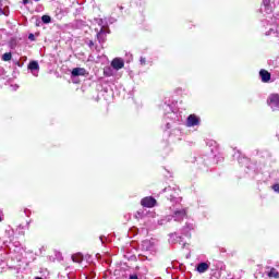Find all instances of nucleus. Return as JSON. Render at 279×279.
<instances>
[{"instance_id":"39448f33","label":"nucleus","mask_w":279,"mask_h":279,"mask_svg":"<svg viewBox=\"0 0 279 279\" xmlns=\"http://www.w3.org/2000/svg\"><path fill=\"white\" fill-rule=\"evenodd\" d=\"M208 269H210V262H202L196 266V271H198V274H206Z\"/></svg>"},{"instance_id":"5701e85b","label":"nucleus","mask_w":279,"mask_h":279,"mask_svg":"<svg viewBox=\"0 0 279 279\" xmlns=\"http://www.w3.org/2000/svg\"><path fill=\"white\" fill-rule=\"evenodd\" d=\"M95 46V43H93V40H90L89 43H88V47H94Z\"/></svg>"},{"instance_id":"bb28decb","label":"nucleus","mask_w":279,"mask_h":279,"mask_svg":"<svg viewBox=\"0 0 279 279\" xmlns=\"http://www.w3.org/2000/svg\"><path fill=\"white\" fill-rule=\"evenodd\" d=\"M100 241H101V243H104V236H100Z\"/></svg>"},{"instance_id":"f8f14e48","label":"nucleus","mask_w":279,"mask_h":279,"mask_svg":"<svg viewBox=\"0 0 279 279\" xmlns=\"http://www.w3.org/2000/svg\"><path fill=\"white\" fill-rule=\"evenodd\" d=\"M178 190L173 189V193H170V202H173V199H175V202H180V197H178Z\"/></svg>"},{"instance_id":"2eb2a0df","label":"nucleus","mask_w":279,"mask_h":279,"mask_svg":"<svg viewBox=\"0 0 279 279\" xmlns=\"http://www.w3.org/2000/svg\"><path fill=\"white\" fill-rule=\"evenodd\" d=\"M2 60L3 62H10V60H12V52H7L2 54Z\"/></svg>"},{"instance_id":"423d86ee","label":"nucleus","mask_w":279,"mask_h":279,"mask_svg":"<svg viewBox=\"0 0 279 279\" xmlns=\"http://www.w3.org/2000/svg\"><path fill=\"white\" fill-rule=\"evenodd\" d=\"M28 69L35 77H38V71H40V65H38L37 61L29 62Z\"/></svg>"},{"instance_id":"f3484780","label":"nucleus","mask_w":279,"mask_h":279,"mask_svg":"<svg viewBox=\"0 0 279 279\" xmlns=\"http://www.w3.org/2000/svg\"><path fill=\"white\" fill-rule=\"evenodd\" d=\"M5 14V11H3V2L0 0V16H3Z\"/></svg>"},{"instance_id":"dca6fc26","label":"nucleus","mask_w":279,"mask_h":279,"mask_svg":"<svg viewBox=\"0 0 279 279\" xmlns=\"http://www.w3.org/2000/svg\"><path fill=\"white\" fill-rule=\"evenodd\" d=\"M41 21H43V23L49 24V23H51V16L43 15Z\"/></svg>"},{"instance_id":"0eeeda50","label":"nucleus","mask_w":279,"mask_h":279,"mask_svg":"<svg viewBox=\"0 0 279 279\" xmlns=\"http://www.w3.org/2000/svg\"><path fill=\"white\" fill-rule=\"evenodd\" d=\"M80 75H86V69H84V68H74L72 70V77H80Z\"/></svg>"},{"instance_id":"f03ea898","label":"nucleus","mask_w":279,"mask_h":279,"mask_svg":"<svg viewBox=\"0 0 279 279\" xmlns=\"http://www.w3.org/2000/svg\"><path fill=\"white\" fill-rule=\"evenodd\" d=\"M267 104L274 112H279V95L278 94H270L267 99Z\"/></svg>"},{"instance_id":"393cba45","label":"nucleus","mask_w":279,"mask_h":279,"mask_svg":"<svg viewBox=\"0 0 279 279\" xmlns=\"http://www.w3.org/2000/svg\"><path fill=\"white\" fill-rule=\"evenodd\" d=\"M28 38H29V40H34V34H31V35L28 36Z\"/></svg>"},{"instance_id":"ddd939ff","label":"nucleus","mask_w":279,"mask_h":279,"mask_svg":"<svg viewBox=\"0 0 279 279\" xmlns=\"http://www.w3.org/2000/svg\"><path fill=\"white\" fill-rule=\"evenodd\" d=\"M106 34V27H101L100 32L97 33V38L99 40V43H101L104 40V35Z\"/></svg>"},{"instance_id":"aec40b11","label":"nucleus","mask_w":279,"mask_h":279,"mask_svg":"<svg viewBox=\"0 0 279 279\" xmlns=\"http://www.w3.org/2000/svg\"><path fill=\"white\" fill-rule=\"evenodd\" d=\"M243 160H244V162H247V158H239V159H238V161L240 162V165L243 163Z\"/></svg>"},{"instance_id":"6ab92c4d","label":"nucleus","mask_w":279,"mask_h":279,"mask_svg":"<svg viewBox=\"0 0 279 279\" xmlns=\"http://www.w3.org/2000/svg\"><path fill=\"white\" fill-rule=\"evenodd\" d=\"M275 193H279V184L272 186Z\"/></svg>"},{"instance_id":"6e6552de","label":"nucleus","mask_w":279,"mask_h":279,"mask_svg":"<svg viewBox=\"0 0 279 279\" xmlns=\"http://www.w3.org/2000/svg\"><path fill=\"white\" fill-rule=\"evenodd\" d=\"M142 250H145L146 252H151V250H154V243L149 240L143 241Z\"/></svg>"},{"instance_id":"a878e982","label":"nucleus","mask_w":279,"mask_h":279,"mask_svg":"<svg viewBox=\"0 0 279 279\" xmlns=\"http://www.w3.org/2000/svg\"><path fill=\"white\" fill-rule=\"evenodd\" d=\"M163 191L171 192L172 190H171V187H166Z\"/></svg>"},{"instance_id":"9b49d317","label":"nucleus","mask_w":279,"mask_h":279,"mask_svg":"<svg viewBox=\"0 0 279 279\" xmlns=\"http://www.w3.org/2000/svg\"><path fill=\"white\" fill-rule=\"evenodd\" d=\"M268 278H275L279 279V272L276 268H270V270L267 272Z\"/></svg>"},{"instance_id":"412c9836","label":"nucleus","mask_w":279,"mask_h":279,"mask_svg":"<svg viewBox=\"0 0 279 279\" xmlns=\"http://www.w3.org/2000/svg\"><path fill=\"white\" fill-rule=\"evenodd\" d=\"M263 3L267 8V5H269V0H263Z\"/></svg>"},{"instance_id":"4468645a","label":"nucleus","mask_w":279,"mask_h":279,"mask_svg":"<svg viewBox=\"0 0 279 279\" xmlns=\"http://www.w3.org/2000/svg\"><path fill=\"white\" fill-rule=\"evenodd\" d=\"M72 260L73 263H82V260H84V257L82 256V254H75L72 255Z\"/></svg>"},{"instance_id":"7ed1b4c3","label":"nucleus","mask_w":279,"mask_h":279,"mask_svg":"<svg viewBox=\"0 0 279 279\" xmlns=\"http://www.w3.org/2000/svg\"><path fill=\"white\" fill-rule=\"evenodd\" d=\"M141 205L144 206V208H154V206H156V198L146 196L141 201Z\"/></svg>"},{"instance_id":"f257e3e1","label":"nucleus","mask_w":279,"mask_h":279,"mask_svg":"<svg viewBox=\"0 0 279 279\" xmlns=\"http://www.w3.org/2000/svg\"><path fill=\"white\" fill-rule=\"evenodd\" d=\"M186 217V209L185 208H177L173 210V215L166 216L163 219L159 220V226H167L172 219L173 221H184Z\"/></svg>"},{"instance_id":"9d476101","label":"nucleus","mask_w":279,"mask_h":279,"mask_svg":"<svg viewBox=\"0 0 279 279\" xmlns=\"http://www.w3.org/2000/svg\"><path fill=\"white\" fill-rule=\"evenodd\" d=\"M111 66H113L116 69V71H119V69H123V66H124L123 60L113 59V61L111 62Z\"/></svg>"},{"instance_id":"a211bd4d","label":"nucleus","mask_w":279,"mask_h":279,"mask_svg":"<svg viewBox=\"0 0 279 279\" xmlns=\"http://www.w3.org/2000/svg\"><path fill=\"white\" fill-rule=\"evenodd\" d=\"M140 62H141L142 66H145L147 61L145 58L141 57Z\"/></svg>"},{"instance_id":"20e7f679","label":"nucleus","mask_w":279,"mask_h":279,"mask_svg":"<svg viewBox=\"0 0 279 279\" xmlns=\"http://www.w3.org/2000/svg\"><path fill=\"white\" fill-rule=\"evenodd\" d=\"M201 121L199 117L190 114L186 120V125L187 128H195V125H199Z\"/></svg>"},{"instance_id":"b1692460","label":"nucleus","mask_w":279,"mask_h":279,"mask_svg":"<svg viewBox=\"0 0 279 279\" xmlns=\"http://www.w3.org/2000/svg\"><path fill=\"white\" fill-rule=\"evenodd\" d=\"M24 5H27L29 3V0H23Z\"/></svg>"},{"instance_id":"1a4fd4ad","label":"nucleus","mask_w":279,"mask_h":279,"mask_svg":"<svg viewBox=\"0 0 279 279\" xmlns=\"http://www.w3.org/2000/svg\"><path fill=\"white\" fill-rule=\"evenodd\" d=\"M259 75H260L262 82L264 83H267L269 82V80H271V74L268 73L266 70H260Z\"/></svg>"},{"instance_id":"4be33fe9","label":"nucleus","mask_w":279,"mask_h":279,"mask_svg":"<svg viewBox=\"0 0 279 279\" xmlns=\"http://www.w3.org/2000/svg\"><path fill=\"white\" fill-rule=\"evenodd\" d=\"M129 279H138V276H136V275H131Z\"/></svg>"}]
</instances>
